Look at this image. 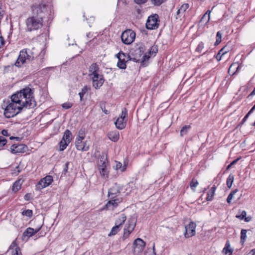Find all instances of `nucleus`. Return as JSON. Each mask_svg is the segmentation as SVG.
I'll return each mask as SVG.
<instances>
[{
    "label": "nucleus",
    "mask_w": 255,
    "mask_h": 255,
    "mask_svg": "<svg viewBox=\"0 0 255 255\" xmlns=\"http://www.w3.org/2000/svg\"><path fill=\"white\" fill-rule=\"evenodd\" d=\"M11 99L22 106L24 109H33L36 106L34 97V89L25 87L13 94Z\"/></svg>",
    "instance_id": "1"
},
{
    "label": "nucleus",
    "mask_w": 255,
    "mask_h": 255,
    "mask_svg": "<svg viewBox=\"0 0 255 255\" xmlns=\"http://www.w3.org/2000/svg\"><path fill=\"white\" fill-rule=\"evenodd\" d=\"M120 190L121 188L117 184H115L109 190L108 197L110 200L104 207H116L122 202L123 198L121 197Z\"/></svg>",
    "instance_id": "2"
},
{
    "label": "nucleus",
    "mask_w": 255,
    "mask_h": 255,
    "mask_svg": "<svg viewBox=\"0 0 255 255\" xmlns=\"http://www.w3.org/2000/svg\"><path fill=\"white\" fill-rule=\"evenodd\" d=\"M43 16L32 15L25 20L26 30L29 32L37 30L43 26Z\"/></svg>",
    "instance_id": "3"
},
{
    "label": "nucleus",
    "mask_w": 255,
    "mask_h": 255,
    "mask_svg": "<svg viewBox=\"0 0 255 255\" xmlns=\"http://www.w3.org/2000/svg\"><path fill=\"white\" fill-rule=\"evenodd\" d=\"M34 53L31 50L25 48L20 51L18 58L14 63L15 66L20 67L27 62H29L34 59Z\"/></svg>",
    "instance_id": "4"
},
{
    "label": "nucleus",
    "mask_w": 255,
    "mask_h": 255,
    "mask_svg": "<svg viewBox=\"0 0 255 255\" xmlns=\"http://www.w3.org/2000/svg\"><path fill=\"white\" fill-rule=\"evenodd\" d=\"M23 109L22 106L11 99V102L4 109V115L5 118L9 119L17 115Z\"/></svg>",
    "instance_id": "5"
},
{
    "label": "nucleus",
    "mask_w": 255,
    "mask_h": 255,
    "mask_svg": "<svg viewBox=\"0 0 255 255\" xmlns=\"http://www.w3.org/2000/svg\"><path fill=\"white\" fill-rule=\"evenodd\" d=\"M144 51L145 47L143 44L142 43L137 44L130 50V54H128V60H132L135 62H139Z\"/></svg>",
    "instance_id": "6"
},
{
    "label": "nucleus",
    "mask_w": 255,
    "mask_h": 255,
    "mask_svg": "<svg viewBox=\"0 0 255 255\" xmlns=\"http://www.w3.org/2000/svg\"><path fill=\"white\" fill-rule=\"evenodd\" d=\"M136 34L131 29L125 30L122 34L121 39L122 42L127 45L132 43L135 39Z\"/></svg>",
    "instance_id": "7"
},
{
    "label": "nucleus",
    "mask_w": 255,
    "mask_h": 255,
    "mask_svg": "<svg viewBox=\"0 0 255 255\" xmlns=\"http://www.w3.org/2000/svg\"><path fill=\"white\" fill-rule=\"evenodd\" d=\"M159 16L157 14L149 16L146 23V27L148 29H155L158 27Z\"/></svg>",
    "instance_id": "8"
},
{
    "label": "nucleus",
    "mask_w": 255,
    "mask_h": 255,
    "mask_svg": "<svg viewBox=\"0 0 255 255\" xmlns=\"http://www.w3.org/2000/svg\"><path fill=\"white\" fill-rule=\"evenodd\" d=\"M136 225V220L134 218H130L126 224L124 231L123 237L127 238L134 230Z\"/></svg>",
    "instance_id": "9"
},
{
    "label": "nucleus",
    "mask_w": 255,
    "mask_h": 255,
    "mask_svg": "<svg viewBox=\"0 0 255 255\" xmlns=\"http://www.w3.org/2000/svg\"><path fill=\"white\" fill-rule=\"evenodd\" d=\"M31 9L33 15H35L36 16H43L42 14L46 9V5L43 3H35L31 6Z\"/></svg>",
    "instance_id": "10"
},
{
    "label": "nucleus",
    "mask_w": 255,
    "mask_h": 255,
    "mask_svg": "<svg viewBox=\"0 0 255 255\" xmlns=\"http://www.w3.org/2000/svg\"><path fill=\"white\" fill-rule=\"evenodd\" d=\"M90 77L92 79L93 86L96 89H100L105 82L104 76L102 74H98Z\"/></svg>",
    "instance_id": "11"
},
{
    "label": "nucleus",
    "mask_w": 255,
    "mask_h": 255,
    "mask_svg": "<svg viewBox=\"0 0 255 255\" xmlns=\"http://www.w3.org/2000/svg\"><path fill=\"white\" fill-rule=\"evenodd\" d=\"M145 243L140 238L135 239L133 243V251L135 254H139L143 251Z\"/></svg>",
    "instance_id": "12"
},
{
    "label": "nucleus",
    "mask_w": 255,
    "mask_h": 255,
    "mask_svg": "<svg viewBox=\"0 0 255 255\" xmlns=\"http://www.w3.org/2000/svg\"><path fill=\"white\" fill-rule=\"evenodd\" d=\"M196 224L193 222H190L187 225L185 226V231L184 236L186 238H189L195 235Z\"/></svg>",
    "instance_id": "13"
},
{
    "label": "nucleus",
    "mask_w": 255,
    "mask_h": 255,
    "mask_svg": "<svg viewBox=\"0 0 255 255\" xmlns=\"http://www.w3.org/2000/svg\"><path fill=\"white\" fill-rule=\"evenodd\" d=\"M84 139H76L75 146L78 150L81 151H87L89 149V145L87 144V141H83Z\"/></svg>",
    "instance_id": "14"
},
{
    "label": "nucleus",
    "mask_w": 255,
    "mask_h": 255,
    "mask_svg": "<svg viewBox=\"0 0 255 255\" xmlns=\"http://www.w3.org/2000/svg\"><path fill=\"white\" fill-rule=\"evenodd\" d=\"M27 147L25 144H13L10 147V151L13 154H17L19 153H23L27 149Z\"/></svg>",
    "instance_id": "15"
},
{
    "label": "nucleus",
    "mask_w": 255,
    "mask_h": 255,
    "mask_svg": "<svg viewBox=\"0 0 255 255\" xmlns=\"http://www.w3.org/2000/svg\"><path fill=\"white\" fill-rule=\"evenodd\" d=\"M99 70L100 68L98 65L96 63H93L89 68V76L91 77L94 75L99 74Z\"/></svg>",
    "instance_id": "16"
},
{
    "label": "nucleus",
    "mask_w": 255,
    "mask_h": 255,
    "mask_svg": "<svg viewBox=\"0 0 255 255\" xmlns=\"http://www.w3.org/2000/svg\"><path fill=\"white\" fill-rule=\"evenodd\" d=\"M108 164L98 165L101 175L103 178H108L109 171L108 168Z\"/></svg>",
    "instance_id": "17"
},
{
    "label": "nucleus",
    "mask_w": 255,
    "mask_h": 255,
    "mask_svg": "<svg viewBox=\"0 0 255 255\" xmlns=\"http://www.w3.org/2000/svg\"><path fill=\"white\" fill-rule=\"evenodd\" d=\"M127 122V121L123 120V118H122L119 117L115 123V124L117 128L119 129H123L125 128Z\"/></svg>",
    "instance_id": "18"
},
{
    "label": "nucleus",
    "mask_w": 255,
    "mask_h": 255,
    "mask_svg": "<svg viewBox=\"0 0 255 255\" xmlns=\"http://www.w3.org/2000/svg\"><path fill=\"white\" fill-rule=\"evenodd\" d=\"M23 182V179H22V178H18L13 184L12 187V190L14 192H17L19 190L21 189V185Z\"/></svg>",
    "instance_id": "19"
},
{
    "label": "nucleus",
    "mask_w": 255,
    "mask_h": 255,
    "mask_svg": "<svg viewBox=\"0 0 255 255\" xmlns=\"http://www.w3.org/2000/svg\"><path fill=\"white\" fill-rule=\"evenodd\" d=\"M108 136L112 141L116 142L119 139V132L117 130L111 131L108 133Z\"/></svg>",
    "instance_id": "20"
},
{
    "label": "nucleus",
    "mask_w": 255,
    "mask_h": 255,
    "mask_svg": "<svg viewBox=\"0 0 255 255\" xmlns=\"http://www.w3.org/2000/svg\"><path fill=\"white\" fill-rule=\"evenodd\" d=\"M40 228L36 229H34L31 228H28L23 233V236L24 237H27L29 238L36 234L40 230Z\"/></svg>",
    "instance_id": "21"
},
{
    "label": "nucleus",
    "mask_w": 255,
    "mask_h": 255,
    "mask_svg": "<svg viewBox=\"0 0 255 255\" xmlns=\"http://www.w3.org/2000/svg\"><path fill=\"white\" fill-rule=\"evenodd\" d=\"M189 5L188 3L183 4L177 11L176 18L178 19L180 17L181 15L183 14L189 8Z\"/></svg>",
    "instance_id": "22"
},
{
    "label": "nucleus",
    "mask_w": 255,
    "mask_h": 255,
    "mask_svg": "<svg viewBox=\"0 0 255 255\" xmlns=\"http://www.w3.org/2000/svg\"><path fill=\"white\" fill-rule=\"evenodd\" d=\"M211 10H208L206 13L201 17L200 23L203 25H206L210 20V14Z\"/></svg>",
    "instance_id": "23"
},
{
    "label": "nucleus",
    "mask_w": 255,
    "mask_h": 255,
    "mask_svg": "<svg viewBox=\"0 0 255 255\" xmlns=\"http://www.w3.org/2000/svg\"><path fill=\"white\" fill-rule=\"evenodd\" d=\"M62 138L63 139V140H65L68 143H70L73 138L71 132L69 129H66L64 132Z\"/></svg>",
    "instance_id": "24"
},
{
    "label": "nucleus",
    "mask_w": 255,
    "mask_h": 255,
    "mask_svg": "<svg viewBox=\"0 0 255 255\" xmlns=\"http://www.w3.org/2000/svg\"><path fill=\"white\" fill-rule=\"evenodd\" d=\"M233 251V249L231 247L229 241H227L224 247V254L226 255H232Z\"/></svg>",
    "instance_id": "25"
},
{
    "label": "nucleus",
    "mask_w": 255,
    "mask_h": 255,
    "mask_svg": "<svg viewBox=\"0 0 255 255\" xmlns=\"http://www.w3.org/2000/svg\"><path fill=\"white\" fill-rule=\"evenodd\" d=\"M99 159L98 161V165L108 164L107 155H105L104 153L99 155Z\"/></svg>",
    "instance_id": "26"
},
{
    "label": "nucleus",
    "mask_w": 255,
    "mask_h": 255,
    "mask_svg": "<svg viewBox=\"0 0 255 255\" xmlns=\"http://www.w3.org/2000/svg\"><path fill=\"white\" fill-rule=\"evenodd\" d=\"M127 59H123L121 58H119L118 62L117 63V66L121 69H126L127 68L126 63L128 61Z\"/></svg>",
    "instance_id": "27"
},
{
    "label": "nucleus",
    "mask_w": 255,
    "mask_h": 255,
    "mask_svg": "<svg viewBox=\"0 0 255 255\" xmlns=\"http://www.w3.org/2000/svg\"><path fill=\"white\" fill-rule=\"evenodd\" d=\"M247 215L246 212L243 211L240 215H236V217L241 220L244 219L246 222H249L251 220L252 217L251 216L246 217Z\"/></svg>",
    "instance_id": "28"
},
{
    "label": "nucleus",
    "mask_w": 255,
    "mask_h": 255,
    "mask_svg": "<svg viewBox=\"0 0 255 255\" xmlns=\"http://www.w3.org/2000/svg\"><path fill=\"white\" fill-rule=\"evenodd\" d=\"M14 248V252L12 255H22L20 252V249L17 247L15 242H13L10 246L9 249H12Z\"/></svg>",
    "instance_id": "29"
},
{
    "label": "nucleus",
    "mask_w": 255,
    "mask_h": 255,
    "mask_svg": "<svg viewBox=\"0 0 255 255\" xmlns=\"http://www.w3.org/2000/svg\"><path fill=\"white\" fill-rule=\"evenodd\" d=\"M216 186L214 185L212 187L211 189L207 193V196L206 197L207 201H211L213 199V197L214 195L215 191L216 190Z\"/></svg>",
    "instance_id": "30"
},
{
    "label": "nucleus",
    "mask_w": 255,
    "mask_h": 255,
    "mask_svg": "<svg viewBox=\"0 0 255 255\" xmlns=\"http://www.w3.org/2000/svg\"><path fill=\"white\" fill-rule=\"evenodd\" d=\"M126 220V216L124 214H122L118 219L116 220L115 224L120 227Z\"/></svg>",
    "instance_id": "31"
},
{
    "label": "nucleus",
    "mask_w": 255,
    "mask_h": 255,
    "mask_svg": "<svg viewBox=\"0 0 255 255\" xmlns=\"http://www.w3.org/2000/svg\"><path fill=\"white\" fill-rule=\"evenodd\" d=\"M167 0H149L150 4L153 6L158 7L162 5Z\"/></svg>",
    "instance_id": "32"
},
{
    "label": "nucleus",
    "mask_w": 255,
    "mask_h": 255,
    "mask_svg": "<svg viewBox=\"0 0 255 255\" xmlns=\"http://www.w3.org/2000/svg\"><path fill=\"white\" fill-rule=\"evenodd\" d=\"M46 184V183H45V182H44L43 179H41L37 184L36 186V189L38 190H41L45 187L48 186Z\"/></svg>",
    "instance_id": "33"
},
{
    "label": "nucleus",
    "mask_w": 255,
    "mask_h": 255,
    "mask_svg": "<svg viewBox=\"0 0 255 255\" xmlns=\"http://www.w3.org/2000/svg\"><path fill=\"white\" fill-rule=\"evenodd\" d=\"M85 137V128H81L78 131L77 137L76 139H84Z\"/></svg>",
    "instance_id": "34"
},
{
    "label": "nucleus",
    "mask_w": 255,
    "mask_h": 255,
    "mask_svg": "<svg viewBox=\"0 0 255 255\" xmlns=\"http://www.w3.org/2000/svg\"><path fill=\"white\" fill-rule=\"evenodd\" d=\"M190 128L191 126L190 125H186L183 127L180 130V135L183 136L186 134Z\"/></svg>",
    "instance_id": "35"
},
{
    "label": "nucleus",
    "mask_w": 255,
    "mask_h": 255,
    "mask_svg": "<svg viewBox=\"0 0 255 255\" xmlns=\"http://www.w3.org/2000/svg\"><path fill=\"white\" fill-rule=\"evenodd\" d=\"M69 143H68L65 140H63V139L62 138V140L60 141L59 144V150L60 151H63L66 148L67 146L68 145Z\"/></svg>",
    "instance_id": "36"
},
{
    "label": "nucleus",
    "mask_w": 255,
    "mask_h": 255,
    "mask_svg": "<svg viewBox=\"0 0 255 255\" xmlns=\"http://www.w3.org/2000/svg\"><path fill=\"white\" fill-rule=\"evenodd\" d=\"M234 177L233 174H230L226 181V184L227 187L229 188H230L232 187L233 182L234 181Z\"/></svg>",
    "instance_id": "37"
},
{
    "label": "nucleus",
    "mask_w": 255,
    "mask_h": 255,
    "mask_svg": "<svg viewBox=\"0 0 255 255\" xmlns=\"http://www.w3.org/2000/svg\"><path fill=\"white\" fill-rule=\"evenodd\" d=\"M90 90V88L87 86H84L81 90V91L79 93V95L80 98V101H82L83 100V98L86 93Z\"/></svg>",
    "instance_id": "38"
},
{
    "label": "nucleus",
    "mask_w": 255,
    "mask_h": 255,
    "mask_svg": "<svg viewBox=\"0 0 255 255\" xmlns=\"http://www.w3.org/2000/svg\"><path fill=\"white\" fill-rule=\"evenodd\" d=\"M120 227L115 224V226L112 228L108 236H112L113 235H115L120 231Z\"/></svg>",
    "instance_id": "39"
},
{
    "label": "nucleus",
    "mask_w": 255,
    "mask_h": 255,
    "mask_svg": "<svg viewBox=\"0 0 255 255\" xmlns=\"http://www.w3.org/2000/svg\"><path fill=\"white\" fill-rule=\"evenodd\" d=\"M128 111L126 108H124L122 109L121 114L120 116V118H123V120L128 121Z\"/></svg>",
    "instance_id": "40"
},
{
    "label": "nucleus",
    "mask_w": 255,
    "mask_h": 255,
    "mask_svg": "<svg viewBox=\"0 0 255 255\" xmlns=\"http://www.w3.org/2000/svg\"><path fill=\"white\" fill-rule=\"evenodd\" d=\"M144 255H156L155 252V246L153 244V247L152 249L147 248L144 253Z\"/></svg>",
    "instance_id": "41"
},
{
    "label": "nucleus",
    "mask_w": 255,
    "mask_h": 255,
    "mask_svg": "<svg viewBox=\"0 0 255 255\" xmlns=\"http://www.w3.org/2000/svg\"><path fill=\"white\" fill-rule=\"evenodd\" d=\"M116 170H120L122 172L124 171L126 169V165L123 166L122 163L120 162H118L116 161Z\"/></svg>",
    "instance_id": "42"
},
{
    "label": "nucleus",
    "mask_w": 255,
    "mask_h": 255,
    "mask_svg": "<svg viewBox=\"0 0 255 255\" xmlns=\"http://www.w3.org/2000/svg\"><path fill=\"white\" fill-rule=\"evenodd\" d=\"M198 184V181L195 178H193L190 182V187L192 190H195Z\"/></svg>",
    "instance_id": "43"
},
{
    "label": "nucleus",
    "mask_w": 255,
    "mask_h": 255,
    "mask_svg": "<svg viewBox=\"0 0 255 255\" xmlns=\"http://www.w3.org/2000/svg\"><path fill=\"white\" fill-rule=\"evenodd\" d=\"M43 179L48 186L50 185L53 181V177L51 175H47Z\"/></svg>",
    "instance_id": "44"
},
{
    "label": "nucleus",
    "mask_w": 255,
    "mask_h": 255,
    "mask_svg": "<svg viewBox=\"0 0 255 255\" xmlns=\"http://www.w3.org/2000/svg\"><path fill=\"white\" fill-rule=\"evenodd\" d=\"M222 40V34L220 31H218L216 35V40L214 43L215 46L218 45Z\"/></svg>",
    "instance_id": "45"
},
{
    "label": "nucleus",
    "mask_w": 255,
    "mask_h": 255,
    "mask_svg": "<svg viewBox=\"0 0 255 255\" xmlns=\"http://www.w3.org/2000/svg\"><path fill=\"white\" fill-rule=\"evenodd\" d=\"M235 68H237V64H232L229 68V69H228L229 74L231 75H234L236 73V71H234V70Z\"/></svg>",
    "instance_id": "46"
},
{
    "label": "nucleus",
    "mask_w": 255,
    "mask_h": 255,
    "mask_svg": "<svg viewBox=\"0 0 255 255\" xmlns=\"http://www.w3.org/2000/svg\"><path fill=\"white\" fill-rule=\"evenodd\" d=\"M32 211L31 210H24L22 212V215L23 216H26L28 218H30L32 216Z\"/></svg>",
    "instance_id": "47"
},
{
    "label": "nucleus",
    "mask_w": 255,
    "mask_h": 255,
    "mask_svg": "<svg viewBox=\"0 0 255 255\" xmlns=\"http://www.w3.org/2000/svg\"><path fill=\"white\" fill-rule=\"evenodd\" d=\"M157 48L156 46H152L150 47V48L149 49L148 53L151 55H154L156 54V53L157 52Z\"/></svg>",
    "instance_id": "48"
},
{
    "label": "nucleus",
    "mask_w": 255,
    "mask_h": 255,
    "mask_svg": "<svg viewBox=\"0 0 255 255\" xmlns=\"http://www.w3.org/2000/svg\"><path fill=\"white\" fill-rule=\"evenodd\" d=\"M238 189H235L232 191L227 197V201L230 203L231 200L232 199L233 196L238 192Z\"/></svg>",
    "instance_id": "49"
},
{
    "label": "nucleus",
    "mask_w": 255,
    "mask_h": 255,
    "mask_svg": "<svg viewBox=\"0 0 255 255\" xmlns=\"http://www.w3.org/2000/svg\"><path fill=\"white\" fill-rule=\"evenodd\" d=\"M204 43L203 42H201L199 43V44L197 46V47L196 49V51L198 53H201L202 52L203 49H204Z\"/></svg>",
    "instance_id": "50"
},
{
    "label": "nucleus",
    "mask_w": 255,
    "mask_h": 255,
    "mask_svg": "<svg viewBox=\"0 0 255 255\" xmlns=\"http://www.w3.org/2000/svg\"><path fill=\"white\" fill-rule=\"evenodd\" d=\"M223 56V47L222 48L217 54L216 56V58L217 60V61H220L222 57Z\"/></svg>",
    "instance_id": "51"
},
{
    "label": "nucleus",
    "mask_w": 255,
    "mask_h": 255,
    "mask_svg": "<svg viewBox=\"0 0 255 255\" xmlns=\"http://www.w3.org/2000/svg\"><path fill=\"white\" fill-rule=\"evenodd\" d=\"M247 231L245 229H242L241 232V239L242 241H245L247 237Z\"/></svg>",
    "instance_id": "52"
},
{
    "label": "nucleus",
    "mask_w": 255,
    "mask_h": 255,
    "mask_svg": "<svg viewBox=\"0 0 255 255\" xmlns=\"http://www.w3.org/2000/svg\"><path fill=\"white\" fill-rule=\"evenodd\" d=\"M7 142V140L2 136H0V147H3Z\"/></svg>",
    "instance_id": "53"
},
{
    "label": "nucleus",
    "mask_w": 255,
    "mask_h": 255,
    "mask_svg": "<svg viewBox=\"0 0 255 255\" xmlns=\"http://www.w3.org/2000/svg\"><path fill=\"white\" fill-rule=\"evenodd\" d=\"M73 106V104L70 102H66L65 103H63L62 105V107L64 109H69L71 108Z\"/></svg>",
    "instance_id": "54"
},
{
    "label": "nucleus",
    "mask_w": 255,
    "mask_h": 255,
    "mask_svg": "<svg viewBox=\"0 0 255 255\" xmlns=\"http://www.w3.org/2000/svg\"><path fill=\"white\" fill-rule=\"evenodd\" d=\"M69 162H67L65 165H64V167L63 169V171H62V175H64L65 176L66 175V173L67 172H68V166H69Z\"/></svg>",
    "instance_id": "55"
},
{
    "label": "nucleus",
    "mask_w": 255,
    "mask_h": 255,
    "mask_svg": "<svg viewBox=\"0 0 255 255\" xmlns=\"http://www.w3.org/2000/svg\"><path fill=\"white\" fill-rule=\"evenodd\" d=\"M150 58V56L146 54H144L142 56L141 64L142 65H144V63L146 60H148Z\"/></svg>",
    "instance_id": "56"
},
{
    "label": "nucleus",
    "mask_w": 255,
    "mask_h": 255,
    "mask_svg": "<svg viewBox=\"0 0 255 255\" xmlns=\"http://www.w3.org/2000/svg\"><path fill=\"white\" fill-rule=\"evenodd\" d=\"M119 56H121L120 58H121V59H127V55L126 53H125L124 52H123L122 51H120L119 52Z\"/></svg>",
    "instance_id": "57"
},
{
    "label": "nucleus",
    "mask_w": 255,
    "mask_h": 255,
    "mask_svg": "<svg viewBox=\"0 0 255 255\" xmlns=\"http://www.w3.org/2000/svg\"><path fill=\"white\" fill-rule=\"evenodd\" d=\"M135 3L140 5L145 3L147 0H134Z\"/></svg>",
    "instance_id": "58"
},
{
    "label": "nucleus",
    "mask_w": 255,
    "mask_h": 255,
    "mask_svg": "<svg viewBox=\"0 0 255 255\" xmlns=\"http://www.w3.org/2000/svg\"><path fill=\"white\" fill-rule=\"evenodd\" d=\"M250 115H248V113L244 117V118L242 119V121L241 122L240 125H243L247 120L248 118H249V116Z\"/></svg>",
    "instance_id": "59"
},
{
    "label": "nucleus",
    "mask_w": 255,
    "mask_h": 255,
    "mask_svg": "<svg viewBox=\"0 0 255 255\" xmlns=\"http://www.w3.org/2000/svg\"><path fill=\"white\" fill-rule=\"evenodd\" d=\"M255 95V87L253 91L248 96L247 98L252 99V97Z\"/></svg>",
    "instance_id": "60"
},
{
    "label": "nucleus",
    "mask_w": 255,
    "mask_h": 255,
    "mask_svg": "<svg viewBox=\"0 0 255 255\" xmlns=\"http://www.w3.org/2000/svg\"><path fill=\"white\" fill-rule=\"evenodd\" d=\"M31 197V194L27 193L24 196V199L25 200L29 201Z\"/></svg>",
    "instance_id": "61"
},
{
    "label": "nucleus",
    "mask_w": 255,
    "mask_h": 255,
    "mask_svg": "<svg viewBox=\"0 0 255 255\" xmlns=\"http://www.w3.org/2000/svg\"><path fill=\"white\" fill-rule=\"evenodd\" d=\"M1 133L2 134V135L5 136H8L9 135L8 133V131L6 129H3L1 131Z\"/></svg>",
    "instance_id": "62"
},
{
    "label": "nucleus",
    "mask_w": 255,
    "mask_h": 255,
    "mask_svg": "<svg viewBox=\"0 0 255 255\" xmlns=\"http://www.w3.org/2000/svg\"><path fill=\"white\" fill-rule=\"evenodd\" d=\"M4 38L2 36H0V48L4 45Z\"/></svg>",
    "instance_id": "63"
},
{
    "label": "nucleus",
    "mask_w": 255,
    "mask_h": 255,
    "mask_svg": "<svg viewBox=\"0 0 255 255\" xmlns=\"http://www.w3.org/2000/svg\"><path fill=\"white\" fill-rule=\"evenodd\" d=\"M247 255H255V249H252L250 251V252L249 254H248Z\"/></svg>",
    "instance_id": "64"
}]
</instances>
